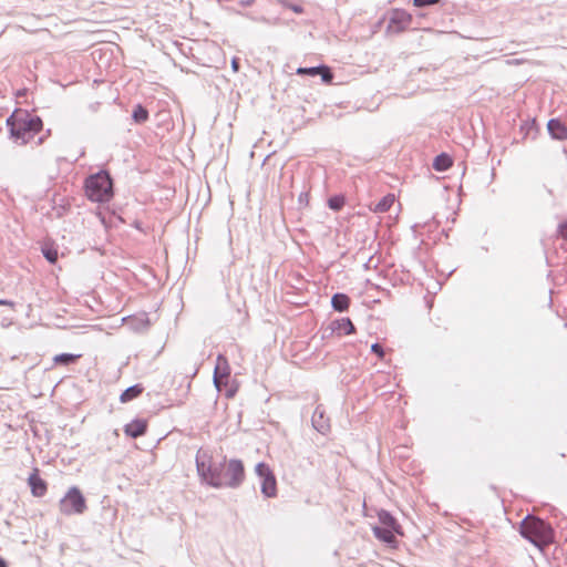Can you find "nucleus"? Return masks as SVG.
I'll list each match as a JSON object with an SVG mask.
<instances>
[{"mask_svg":"<svg viewBox=\"0 0 567 567\" xmlns=\"http://www.w3.org/2000/svg\"><path fill=\"white\" fill-rule=\"evenodd\" d=\"M372 530H373V535L379 540H381L388 545H394L396 543L395 536L398 535V533H394V530L384 528L382 526H373Z\"/></svg>","mask_w":567,"mask_h":567,"instance_id":"obj_17","label":"nucleus"},{"mask_svg":"<svg viewBox=\"0 0 567 567\" xmlns=\"http://www.w3.org/2000/svg\"><path fill=\"white\" fill-rule=\"evenodd\" d=\"M0 306H8L10 308H14L16 303L9 299H0Z\"/></svg>","mask_w":567,"mask_h":567,"instance_id":"obj_34","label":"nucleus"},{"mask_svg":"<svg viewBox=\"0 0 567 567\" xmlns=\"http://www.w3.org/2000/svg\"><path fill=\"white\" fill-rule=\"evenodd\" d=\"M351 299L343 292H336L331 297V307L334 311L344 312L350 307Z\"/></svg>","mask_w":567,"mask_h":567,"instance_id":"obj_16","label":"nucleus"},{"mask_svg":"<svg viewBox=\"0 0 567 567\" xmlns=\"http://www.w3.org/2000/svg\"><path fill=\"white\" fill-rule=\"evenodd\" d=\"M31 494L34 497H42L48 491V483L40 476V471L34 467L28 477Z\"/></svg>","mask_w":567,"mask_h":567,"instance_id":"obj_10","label":"nucleus"},{"mask_svg":"<svg viewBox=\"0 0 567 567\" xmlns=\"http://www.w3.org/2000/svg\"><path fill=\"white\" fill-rule=\"evenodd\" d=\"M235 392H236V390H234V389H228V390H227V393H226L227 398H231V396H234V395H235Z\"/></svg>","mask_w":567,"mask_h":567,"instance_id":"obj_36","label":"nucleus"},{"mask_svg":"<svg viewBox=\"0 0 567 567\" xmlns=\"http://www.w3.org/2000/svg\"><path fill=\"white\" fill-rule=\"evenodd\" d=\"M412 23V16L403 10V9H395L392 11L388 25L386 31L389 33H401L410 28Z\"/></svg>","mask_w":567,"mask_h":567,"instance_id":"obj_8","label":"nucleus"},{"mask_svg":"<svg viewBox=\"0 0 567 567\" xmlns=\"http://www.w3.org/2000/svg\"><path fill=\"white\" fill-rule=\"evenodd\" d=\"M255 473L260 480V492L266 498L277 496V478L274 471L265 462H259L255 466Z\"/></svg>","mask_w":567,"mask_h":567,"instance_id":"obj_7","label":"nucleus"},{"mask_svg":"<svg viewBox=\"0 0 567 567\" xmlns=\"http://www.w3.org/2000/svg\"><path fill=\"white\" fill-rule=\"evenodd\" d=\"M393 204H394V196L389 194L379 200V203L375 205L374 210L378 213H385V212L390 210V208Z\"/></svg>","mask_w":567,"mask_h":567,"instance_id":"obj_25","label":"nucleus"},{"mask_svg":"<svg viewBox=\"0 0 567 567\" xmlns=\"http://www.w3.org/2000/svg\"><path fill=\"white\" fill-rule=\"evenodd\" d=\"M80 357H81L80 354L60 353L53 358V361L56 365L68 367V365L74 364L79 360Z\"/></svg>","mask_w":567,"mask_h":567,"instance_id":"obj_22","label":"nucleus"},{"mask_svg":"<svg viewBox=\"0 0 567 567\" xmlns=\"http://www.w3.org/2000/svg\"><path fill=\"white\" fill-rule=\"evenodd\" d=\"M0 567H8L7 560L2 557H0Z\"/></svg>","mask_w":567,"mask_h":567,"instance_id":"obj_37","label":"nucleus"},{"mask_svg":"<svg viewBox=\"0 0 567 567\" xmlns=\"http://www.w3.org/2000/svg\"><path fill=\"white\" fill-rule=\"evenodd\" d=\"M520 536L533 544L540 551H544L549 545L555 543V529L547 520L528 514L519 523Z\"/></svg>","mask_w":567,"mask_h":567,"instance_id":"obj_2","label":"nucleus"},{"mask_svg":"<svg viewBox=\"0 0 567 567\" xmlns=\"http://www.w3.org/2000/svg\"><path fill=\"white\" fill-rule=\"evenodd\" d=\"M41 252L48 262L54 265L58 261L59 252L53 241H44L41 246Z\"/></svg>","mask_w":567,"mask_h":567,"instance_id":"obj_20","label":"nucleus"},{"mask_svg":"<svg viewBox=\"0 0 567 567\" xmlns=\"http://www.w3.org/2000/svg\"><path fill=\"white\" fill-rule=\"evenodd\" d=\"M547 131L551 138L557 141L567 140V126L558 117L550 118L547 123Z\"/></svg>","mask_w":567,"mask_h":567,"instance_id":"obj_14","label":"nucleus"},{"mask_svg":"<svg viewBox=\"0 0 567 567\" xmlns=\"http://www.w3.org/2000/svg\"><path fill=\"white\" fill-rule=\"evenodd\" d=\"M327 330H330V334L337 333L339 337L355 333V327L348 317L332 320Z\"/></svg>","mask_w":567,"mask_h":567,"instance_id":"obj_11","label":"nucleus"},{"mask_svg":"<svg viewBox=\"0 0 567 567\" xmlns=\"http://www.w3.org/2000/svg\"><path fill=\"white\" fill-rule=\"evenodd\" d=\"M230 64H231V69H233L234 72H238L239 71L240 63H239V59L238 58H233Z\"/></svg>","mask_w":567,"mask_h":567,"instance_id":"obj_33","label":"nucleus"},{"mask_svg":"<svg viewBox=\"0 0 567 567\" xmlns=\"http://www.w3.org/2000/svg\"><path fill=\"white\" fill-rule=\"evenodd\" d=\"M558 235L567 240V220L558 225Z\"/></svg>","mask_w":567,"mask_h":567,"instance_id":"obj_31","label":"nucleus"},{"mask_svg":"<svg viewBox=\"0 0 567 567\" xmlns=\"http://www.w3.org/2000/svg\"><path fill=\"white\" fill-rule=\"evenodd\" d=\"M298 200H299V204H300V205H305V206H307V205H308V203H309V193H307V192H301V193H300V195H299Z\"/></svg>","mask_w":567,"mask_h":567,"instance_id":"obj_32","label":"nucleus"},{"mask_svg":"<svg viewBox=\"0 0 567 567\" xmlns=\"http://www.w3.org/2000/svg\"><path fill=\"white\" fill-rule=\"evenodd\" d=\"M312 426L321 434H326L330 430V421L326 415V411L321 404L317 405L311 417Z\"/></svg>","mask_w":567,"mask_h":567,"instance_id":"obj_12","label":"nucleus"},{"mask_svg":"<svg viewBox=\"0 0 567 567\" xmlns=\"http://www.w3.org/2000/svg\"><path fill=\"white\" fill-rule=\"evenodd\" d=\"M453 164L452 157L447 153H441L433 159L432 167L436 172H446Z\"/></svg>","mask_w":567,"mask_h":567,"instance_id":"obj_19","label":"nucleus"},{"mask_svg":"<svg viewBox=\"0 0 567 567\" xmlns=\"http://www.w3.org/2000/svg\"><path fill=\"white\" fill-rule=\"evenodd\" d=\"M150 117L148 110L141 103L136 104L132 111V120L136 124L145 123Z\"/></svg>","mask_w":567,"mask_h":567,"instance_id":"obj_21","label":"nucleus"},{"mask_svg":"<svg viewBox=\"0 0 567 567\" xmlns=\"http://www.w3.org/2000/svg\"><path fill=\"white\" fill-rule=\"evenodd\" d=\"M441 0H412V3L416 8H427L440 3Z\"/></svg>","mask_w":567,"mask_h":567,"instance_id":"obj_29","label":"nucleus"},{"mask_svg":"<svg viewBox=\"0 0 567 567\" xmlns=\"http://www.w3.org/2000/svg\"><path fill=\"white\" fill-rule=\"evenodd\" d=\"M195 464L200 481L214 488H221L224 471L226 466V456L221 461H214L212 454L204 449L196 453Z\"/></svg>","mask_w":567,"mask_h":567,"instance_id":"obj_4","label":"nucleus"},{"mask_svg":"<svg viewBox=\"0 0 567 567\" xmlns=\"http://www.w3.org/2000/svg\"><path fill=\"white\" fill-rule=\"evenodd\" d=\"M371 352L374 353L380 360H383L385 357V351L383 347L378 342H374L371 346Z\"/></svg>","mask_w":567,"mask_h":567,"instance_id":"obj_30","label":"nucleus"},{"mask_svg":"<svg viewBox=\"0 0 567 567\" xmlns=\"http://www.w3.org/2000/svg\"><path fill=\"white\" fill-rule=\"evenodd\" d=\"M320 69H322V64L317 66H305V68H298L297 74L298 75H309V76H317L320 72Z\"/></svg>","mask_w":567,"mask_h":567,"instance_id":"obj_26","label":"nucleus"},{"mask_svg":"<svg viewBox=\"0 0 567 567\" xmlns=\"http://www.w3.org/2000/svg\"><path fill=\"white\" fill-rule=\"evenodd\" d=\"M280 3L282 7L290 9L297 14L303 13V7L298 3H292L290 0H280Z\"/></svg>","mask_w":567,"mask_h":567,"instance_id":"obj_28","label":"nucleus"},{"mask_svg":"<svg viewBox=\"0 0 567 567\" xmlns=\"http://www.w3.org/2000/svg\"><path fill=\"white\" fill-rule=\"evenodd\" d=\"M50 133H51V130H48L45 135H43V136L39 137V140H38V144H42V143L44 142V138H45L48 135H50Z\"/></svg>","mask_w":567,"mask_h":567,"instance_id":"obj_35","label":"nucleus"},{"mask_svg":"<svg viewBox=\"0 0 567 567\" xmlns=\"http://www.w3.org/2000/svg\"><path fill=\"white\" fill-rule=\"evenodd\" d=\"M245 477L246 472L243 461L239 458H226L221 487L238 488L244 483Z\"/></svg>","mask_w":567,"mask_h":567,"instance_id":"obj_6","label":"nucleus"},{"mask_svg":"<svg viewBox=\"0 0 567 567\" xmlns=\"http://www.w3.org/2000/svg\"><path fill=\"white\" fill-rule=\"evenodd\" d=\"M144 391V386L141 383L133 384L125 389L121 395L120 401L122 403H128L135 399H137Z\"/></svg>","mask_w":567,"mask_h":567,"instance_id":"obj_18","label":"nucleus"},{"mask_svg":"<svg viewBox=\"0 0 567 567\" xmlns=\"http://www.w3.org/2000/svg\"><path fill=\"white\" fill-rule=\"evenodd\" d=\"M83 188L86 198L93 203L105 204L114 197V181L104 168L86 176Z\"/></svg>","mask_w":567,"mask_h":567,"instance_id":"obj_3","label":"nucleus"},{"mask_svg":"<svg viewBox=\"0 0 567 567\" xmlns=\"http://www.w3.org/2000/svg\"><path fill=\"white\" fill-rule=\"evenodd\" d=\"M230 378V365L227 358L219 353L216 359V365L214 369L213 381L218 391L221 385H226Z\"/></svg>","mask_w":567,"mask_h":567,"instance_id":"obj_9","label":"nucleus"},{"mask_svg":"<svg viewBox=\"0 0 567 567\" xmlns=\"http://www.w3.org/2000/svg\"><path fill=\"white\" fill-rule=\"evenodd\" d=\"M520 132L523 133L524 138L532 137L534 140L538 132L536 120L533 118L530 121L524 122L520 125Z\"/></svg>","mask_w":567,"mask_h":567,"instance_id":"obj_23","label":"nucleus"},{"mask_svg":"<svg viewBox=\"0 0 567 567\" xmlns=\"http://www.w3.org/2000/svg\"><path fill=\"white\" fill-rule=\"evenodd\" d=\"M378 518L380 522L379 526L394 530V533H398L399 536L403 535V529H402L401 525L399 524L396 518L389 511L381 509L378 513Z\"/></svg>","mask_w":567,"mask_h":567,"instance_id":"obj_15","label":"nucleus"},{"mask_svg":"<svg viewBox=\"0 0 567 567\" xmlns=\"http://www.w3.org/2000/svg\"><path fill=\"white\" fill-rule=\"evenodd\" d=\"M147 432V421L145 419L136 417L130 423L125 424L124 433L131 439L143 436Z\"/></svg>","mask_w":567,"mask_h":567,"instance_id":"obj_13","label":"nucleus"},{"mask_svg":"<svg viewBox=\"0 0 567 567\" xmlns=\"http://www.w3.org/2000/svg\"><path fill=\"white\" fill-rule=\"evenodd\" d=\"M318 75H320L322 82H324V83H331L333 80V73H332L331 69L324 64H322V69H320V72Z\"/></svg>","mask_w":567,"mask_h":567,"instance_id":"obj_27","label":"nucleus"},{"mask_svg":"<svg viewBox=\"0 0 567 567\" xmlns=\"http://www.w3.org/2000/svg\"><path fill=\"white\" fill-rule=\"evenodd\" d=\"M328 207L333 212H340L346 205V197L343 195H333L328 198Z\"/></svg>","mask_w":567,"mask_h":567,"instance_id":"obj_24","label":"nucleus"},{"mask_svg":"<svg viewBox=\"0 0 567 567\" xmlns=\"http://www.w3.org/2000/svg\"><path fill=\"white\" fill-rule=\"evenodd\" d=\"M10 137L20 144H27L43 127L40 116L24 110H16L6 121Z\"/></svg>","mask_w":567,"mask_h":567,"instance_id":"obj_1","label":"nucleus"},{"mask_svg":"<svg viewBox=\"0 0 567 567\" xmlns=\"http://www.w3.org/2000/svg\"><path fill=\"white\" fill-rule=\"evenodd\" d=\"M59 505L60 512L66 516L83 514L87 508L85 497L78 486L70 487Z\"/></svg>","mask_w":567,"mask_h":567,"instance_id":"obj_5","label":"nucleus"}]
</instances>
